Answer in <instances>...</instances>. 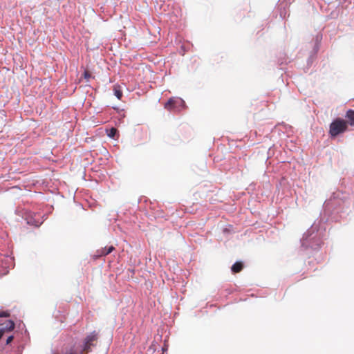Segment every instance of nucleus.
<instances>
[{"instance_id":"nucleus-9","label":"nucleus","mask_w":354,"mask_h":354,"mask_svg":"<svg viewBox=\"0 0 354 354\" xmlns=\"http://www.w3.org/2000/svg\"><path fill=\"white\" fill-rule=\"evenodd\" d=\"M117 133V129L115 128H111L108 133V136L111 138H114Z\"/></svg>"},{"instance_id":"nucleus-12","label":"nucleus","mask_w":354,"mask_h":354,"mask_svg":"<svg viewBox=\"0 0 354 354\" xmlns=\"http://www.w3.org/2000/svg\"><path fill=\"white\" fill-rule=\"evenodd\" d=\"M13 339V336L12 335H10L8 337L7 339H6V344H9Z\"/></svg>"},{"instance_id":"nucleus-10","label":"nucleus","mask_w":354,"mask_h":354,"mask_svg":"<svg viewBox=\"0 0 354 354\" xmlns=\"http://www.w3.org/2000/svg\"><path fill=\"white\" fill-rule=\"evenodd\" d=\"M10 314L8 312L2 311L0 312V317H8Z\"/></svg>"},{"instance_id":"nucleus-1","label":"nucleus","mask_w":354,"mask_h":354,"mask_svg":"<svg viewBox=\"0 0 354 354\" xmlns=\"http://www.w3.org/2000/svg\"><path fill=\"white\" fill-rule=\"evenodd\" d=\"M347 122L341 118H337L330 124L329 133L332 137H336L347 130Z\"/></svg>"},{"instance_id":"nucleus-4","label":"nucleus","mask_w":354,"mask_h":354,"mask_svg":"<svg viewBox=\"0 0 354 354\" xmlns=\"http://www.w3.org/2000/svg\"><path fill=\"white\" fill-rule=\"evenodd\" d=\"M243 268V263L241 261H237L234 264L232 265L231 270L234 273L240 272Z\"/></svg>"},{"instance_id":"nucleus-7","label":"nucleus","mask_w":354,"mask_h":354,"mask_svg":"<svg viewBox=\"0 0 354 354\" xmlns=\"http://www.w3.org/2000/svg\"><path fill=\"white\" fill-rule=\"evenodd\" d=\"M115 250V248L113 246H109V248L105 247L103 248L100 252V255L102 256H106L110 253H111Z\"/></svg>"},{"instance_id":"nucleus-11","label":"nucleus","mask_w":354,"mask_h":354,"mask_svg":"<svg viewBox=\"0 0 354 354\" xmlns=\"http://www.w3.org/2000/svg\"><path fill=\"white\" fill-rule=\"evenodd\" d=\"M65 354H77L76 351L74 350L73 348H70L69 350H67V351L65 353Z\"/></svg>"},{"instance_id":"nucleus-2","label":"nucleus","mask_w":354,"mask_h":354,"mask_svg":"<svg viewBox=\"0 0 354 354\" xmlns=\"http://www.w3.org/2000/svg\"><path fill=\"white\" fill-rule=\"evenodd\" d=\"M185 107V102L180 98H171L165 104V108L169 111H180Z\"/></svg>"},{"instance_id":"nucleus-3","label":"nucleus","mask_w":354,"mask_h":354,"mask_svg":"<svg viewBox=\"0 0 354 354\" xmlns=\"http://www.w3.org/2000/svg\"><path fill=\"white\" fill-rule=\"evenodd\" d=\"M97 339L98 334L95 331L88 335L84 339L83 349L80 354H86L85 353L90 352L91 351V346H94L93 342H97Z\"/></svg>"},{"instance_id":"nucleus-13","label":"nucleus","mask_w":354,"mask_h":354,"mask_svg":"<svg viewBox=\"0 0 354 354\" xmlns=\"http://www.w3.org/2000/svg\"><path fill=\"white\" fill-rule=\"evenodd\" d=\"M67 351H66L64 353H63L62 354H65V353ZM54 354H59V353H55Z\"/></svg>"},{"instance_id":"nucleus-8","label":"nucleus","mask_w":354,"mask_h":354,"mask_svg":"<svg viewBox=\"0 0 354 354\" xmlns=\"http://www.w3.org/2000/svg\"><path fill=\"white\" fill-rule=\"evenodd\" d=\"M83 77L87 82H88L90 79L92 77L91 74L87 70L84 71Z\"/></svg>"},{"instance_id":"nucleus-6","label":"nucleus","mask_w":354,"mask_h":354,"mask_svg":"<svg viewBox=\"0 0 354 354\" xmlns=\"http://www.w3.org/2000/svg\"><path fill=\"white\" fill-rule=\"evenodd\" d=\"M114 95L117 97L118 100H120L122 97V91L119 85H114L113 86Z\"/></svg>"},{"instance_id":"nucleus-5","label":"nucleus","mask_w":354,"mask_h":354,"mask_svg":"<svg viewBox=\"0 0 354 354\" xmlns=\"http://www.w3.org/2000/svg\"><path fill=\"white\" fill-rule=\"evenodd\" d=\"M346 118L348 120V122L351 126H354V111L348 110L346 113Z\"/></svg>"}]
</instances>
